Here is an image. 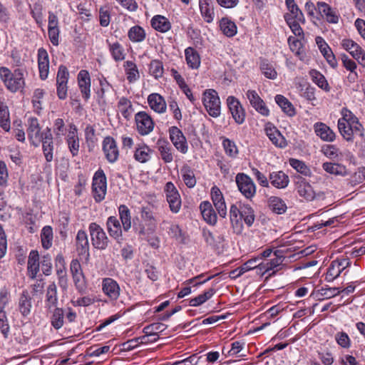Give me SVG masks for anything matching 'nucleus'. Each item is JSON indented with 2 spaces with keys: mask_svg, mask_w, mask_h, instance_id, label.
I'll list each match as a JSON object with an SVG mask.
<instances>
[{
  "mask_svg": "<svg viewBox=\"0 0 365 365\" xmlns=\"http://www.w3.org/2000/svg\"><path fill=\"white\" fill-rule=\"evenodd\" d=\"M118 108L123 118L128 120L133 113L131 101L125 97H122L118 102Z\"/></svg>",
  "mask_w": 365,
  "mask_h": 365,
  "instance_id": "de8ad7c7",
  "label": "nucleus"
},
{
  "mask_svg": "<svg viewBox=\"0 0 365 365\" xmlns=\"http://www.w3.org/2000/svg\"><path fill=\"white\" fill-rule=\"evenodd\" d=\"M58 303L57 287L54 282L51 283L46 290V307L48 309L56 307Z\"/></svg>",
  "mask_w": 365,
  "mask_h": 365,
  "instance_id": "f704fd0d",
  "label": "nucleus"
},
{
  "mask_svg": "<svg viewBox=\"0 0 365 365\" xmlns=\"http://www.w3.org/2000/svg\"><path fill=\"white\" fill-rule=\"evenodd\" d=\"M78 85L83 98L88 101L91 97V78L89 73L81 70L78 74Z\"/></svg>",
  "mask_w": 365,
  "mask_h": 365,
  "instance_id": "6ab92c4d",
  "label": "nucleus"
},
{
  "mask_svg": "<svg viewBox=\"0 0 365 365\" xmlns=\"http://www.w3.org/2000/svg\"><path fill=\"white\" fill-rule=\"evenodd\" d=\"M222 32L227 37H232L237 34L235 24L227 18H222L220 21Z\"/></svg>",
  "mask_w": 365,
  "mask_h": 365,
  "instance_id": "79ce46f5",
  "label": "nucleus"
},
{
  "mask_svg": "<svg viewBox=\"0 0 365 365\" xmlns=\"http://www.w3.org/2000/svg\"><path fill=\"white\" fill-rule=\"evenodd\" d=\"M202 96V103L209 115L213 118L220 116L221 103L217 91L214 89H206Z\"/></svg>",
  "mask_w": 365,
  "mask_h": 365,
  "instance_id": "20e7f679",
  "label": "nucleus"
},
{
  "mask_svg": "<svg viewBox=\"0 0 365 365\" xmlns=\"http://www.w3.org/2000/svg\"><path fill=\"white\" fill-rule=\"evenodd\" d=\"M260 69L265 77L269 79H275L277 73L273 66L267 61L263 60L260 63Z\"/></svg>",
  "mask_w": 365,
  "mask_h": 365,
  "instance_id": "0e129e2a",
  "label": "nucleus"
},
{
  "mask_svg": "<svg viewBox=\"0 0 365 365\" xmlns=\"http://www.w3.org/2000/svg\"><path fill=\"white\" fill-rule=\"evenodd\" d=\"M215 291L213 288L209 289L207 291L205 292L203 294L198 295L197 297L191 299L190 301V305L192 307H197L205 302L207 300L210 299Z\"/></svg>",
  "mask_w": 365,
  "mask_h": 365,
  "instance_id": "4d7b16f0",
  "label": "nucleus"
},
{
  "mask_svg": "<svg viewBox=\"0 0 365 365\" xmlns=\"http://www.w3.org/2000/svg\"><path fill=\"white\" fill-rule=\"evenodd\" d=\"M66 143L73 156H76L79 151V138L76 126L71 123L69 125L68 133L66 136Z\"/></svg>",
  "mask_w": 365,
  "mask_h": 365,
  "instance_id": "aec40b11",
  "label": "nucleus"
},
{
  "mask_svg": "<svg viewBox=\"0 0 365 365\" xmlns=\"http://www.w3.org/2000/svg\"><path fill=\"white\" fill-rule=\"evenodd\" d=\"M210 197L219 216L222 218H225L227 214V209L223 194L218 187L215 185L211 188Z\"/></svg>",
  "mask_w": 365,
  "mask_h": 365,
  "instance_id": "9d476101",
  "label": "nucleus"
},
{
  "mask_svg": "<svg viewBox=\"0 0 365 365\" xmlns=\"http://www.w3.org/2000/svg\"><path fill=\"white\" fill-rule=\"evenodd\" d=\"M227 106L235 121L240 125L245 119V112L240 102L234 96H229L227 99Z\"/></svg>",
  "mask_w": 365,
  "mask_h": 365,
  "instance_id": "f8f14e48",
  "label": "nucleus"
},
{
  "mask_svg": "<svg viewBox=\"0 0 365 365\" xmlns=\"http://www.w3.org/2000/svg\"><path fill=\"white\" fill-rule=\"evenodd\" d=\"M341 272L342 271L339 267V264H336L335 261H332L328 268L325 279L328 282H333Z\"/></svg>",
  "mask_w": 365,
  "mask_h": 365,
  "instance_id": "69168bd1",
  "label": "nucleus"
},
{
  "mask_svg": "<svg viewBox=\"0 0 365 365\" xmlns=\"http://www.w3.org/2000/svg\"><path fill=\"white\" fill-rule=\"evenodd\" d=\"M125 74L127 79L130 83H133L138 81L140 78V74L136 64L131 61H127L124 63Z\"/></svg>",
  "mask_w": 365,
  "mask_h": 365,
  "instance_id": "a19ab883",
  "label": "nucleus"
},
{
  "mask_svg": "<svg viewBox=\"0 0 365 365\" xmlns=\"http://www.w3.org/2000/svg\"><path fill=\"white\" fill-rule=\"evenodd\" d=\"M202 237L208 245L215 249H220L223 247L225 237L221 234L215 235L210 230L203 229Z\"/></svg>",
  "mask_w": 365,
  "mask_h": 365,
  "instance_id": "c756f323",
  "label": "nucleus"
},
{
  "mask_svg": "<svg viewBox=\"0 0 365 365\" xmlns=\"http://www.w3.org/2000/svg\"><path fill=\"white\" fill-rule=\"evenodd\" d=\"M199 6L202 16L207 23L214 19V8L212 0H200Z\"/></svg>",
  "mask_w": 365,
  "mask_h": 365,
  "instance_id": "72a5a7b5",
  "label": "nucleus"
},
{
  "mask_svg": "<svg viewBox=\"0 0 365 365\" xmlns=\"http://www.w3.org/2000/svg\"><path fill=\"white\" fill-rule=\"evenodd\" d=\"M149 73L155 79L161 78L163 75V63L159 60L151 61L149 66Z\"/></svg>",
  "mask_w": 365,
  "mask_h": 365,
  "instance_id": "13d9d810",
  "label": "nucleus"
},
{
  "mask_svg": "<svg viewBox=\"0 0 365 365\" xmlns=\"http://www.w3.org/2000/svg\"><path fill=\"white\" fill-rule=\"evenodd\" d=\"M31 307L32 298L31 297L29 292L27 290H24L19 297L18 309L24 317H27L31 313Z\"/></svg>",
  "mask_w": 365,
  "mask_h": 365,
  "instance_id": "2f4dec72",
  "label": "nucleus"
},
{
  "mask_svg": "<svg viewBox=\"0 0 365 365\" xmlns=\"http://www.w3.org/2000/svg\"><path fill=\"white\" fill-rule=\"evenodd\" d=\"M64 312L63 309L55 308L51 317V323L56 329H61L63 325Z\"/></svg>",
  "mask_w": 365,
  "mask_h": 365,
  "instance_id": "3c124183",
  "label": "nucleus"
},
{
  "mask_svg": "<svg viewBox=\"0 0 365 365\" xmlns=\"http://www.w3.org/2000/svg\"><path fill=\"white\" fill-rule=\"evenodd\" d=\"M297 189L299 195L307 201H312L315 198L316 194L312 185L305 179L300 178L297 182Z\"/></svg>",
  "mask_w": 365,
  "mask_h": 365,
  "instance_id": "c85d7f7f",
  "label": "nucleus"
},
{
  "mask_svg": "<svg viewBox=\"0 0 365 365\" xmlns=\"http://www.w3.org/2000/svg\"><path fill=\"white\" fill-rule=\"evenodd\" d=\"M264 130L267 135L274 145L279 148L287 146V143L284 137L271 123H267Z\"/></svg>",
  "mask_w": 365,
  "mask_h": 365,
  "instance_id": "5701e85b",
  "label": "nucleus"
},
{
  "mask_svg": "<svg viewBox=\"0 0 365 365\" xmlns=\"http://www.w3.org/2000/svg\"><path fill=\"white\" fill-rule=\"evenodd\" d=\"M157 148L160 153L161 159L165 163H170L173 160V148L169 142L164 139H158L157 141Z\"/></svg>",
  "mask_w": 365,
  "mask_h": 365,
  "instance_id": "a878e982",
  "label": "nucleus"
},
{
  "mask_svg": "<svg viewBox=\"0 0 365 365\" xmlns=\"http://www.w3.org/2000/svg\"><path fill=\"white\" fill-rule=\"evenodd\" d=\"M246 95L252 106L255 108L258 113L264 116H268L269 115L268 108L256 91L249 90Z\"/></svg>",
  "mask_w": 365,
  "mask_h": 365,
  "instance_id": "f3484780",
  "label": "nucleus"
},
{
  "mask_svg": "<svg viewBox=\"0 0 365 365\" xmlns=\"http://www.w3.org/2000/svg\"><path fill=\"white\" fill-rule=\"evenodd\" d=\"M170 139L175 148L180 153L185 154L188 150L187 140L182 132L176 126L169 129Z\"/></svg>",
  "mask_w": 365,
  "mask_h": 365,
  "instance_id": "9b49d317",
  "label": "nucleus"
},
{
  "mask_svg": "<svg viewBox=\"0 0 365 365\" xmlns=\"http://www.w3.org/2000/svg\"><path fill=\"white\" fill-rule=\"evenodd\" d=\"M103 150L106 159L111 163H115L119 156V151L115 140L110 136L106 137L103 141Z\"/></svg>",
  "mask_w": 365,
  "mask_h": 365,
  "instance_id": "2eb2a0df",
  "label": "nucleus"
},
{
  "mask_svg": "<svg viewBox=\"0 0 365 365\" xmlns=\"http://www.w3.org/2000/svg\"><path fill=\"white\" fill-rule=\"evenodd\" d=\"M317 9L320 14L325 17L328 22L331 24H336L338 22L339 16L327 3L318 2Z\"/></svg>",
  "mask_w": 365,
  "mask_h": 365,
  "instance_id": "473e14b6",
  "label": "nucleus"
},
{
  "mask_svg": "<svg viewBox=\"0 0 365 365\" xmlns=\"http://www.w3.org/2000/svg\"><path fill=\"white\" fill-rule=\"evenodd\" d=\"M309 76L312 78V81L316 83L322 89L329 91L330 88L327 81L326 80L324 75L317 70H311L309 71Z\"/></svg>",
  "mask_w": 365,
  "mask_h": 365,
  "instance_id": "49530a36",
  "label": "nucleus"
},
{
  "mask_svg": "<svg viewBox=\"0 0 365 365\" xmlns=\"http://www.w3.org/2000/svg\"><path fill=\"white\" fill-rule=\"evenodd\" d=\"M148 103L150 108L158 113H163L166 111V102L164 98L158 93L150 94L148 97Z\"/></svg>",
  "mask_w": 365,
  "mask_h": 365,
  "instance_id": "393cba45",
  "label": "nucleus"
},
{
  "mask_svg": "<svg viewBox=\"0 0 365 365\" xmlns=\"http://www.w3.org/2000/svg\"><path fill=\"white\" fill-rule=\"evenodd\" d=\"M28 270L31 274V278H35L39 271V255L36 250L29 253L28 259Z\"/></svg>",
  "mask_w": 365,
  "mask_h": 365,
  "instance_id": "58836bf2",
  "label": "nucleus"
},
{
  "mask_svg": "<svg viewBox=\"0 0 365 365\" xmlns=\"http://www.w3.org/2000/svg\"><path fill=\"white\" fill-rule=\"evenodd\" d=\"M103 292L111 300L116 301L120 294V288L118 282L112 278H104L102 281Z\"/></svg>",
  "mask_w": 365,
  "mask_h": 365,
  "instance_id": "ddd939ff",
  "label": "nucleus"
},
{
  "mask_svg": "<svg viewBox=\"0 0 365 365\" xmlns=\"http://www.w3.org/2000/svg\"><path fill=\"white\" fill-rule=\"evenodd\" d=\"M118 212L121 224L116 217L110 216L107 220L106 227L109 235L120 243L123 240L122 229L128 232L131 227V216L130 210L125 205L119 206Z\"/></svg>",
  "mask_w": 365,
  "mask_h": 365,
  "instance_id": "f03ea898",
  "label": "nucleus"
},
{
  "mask_svg": "<svg viewBox=\"0 0 365 365\" xmlns=\"http://www.w3.org/2000/svg\"><path fill=\"white\" fill-rule=\"evenodd\" d=\"M43 155L47 162H51L53 158V141L51 129L47 128L43 131V138L41 140Z\"/></svg>",
  "mask_w": 365,
  "mask_h": 365,
  "instance_id": "dca6fc26",
  "label": "nucleus"
},
{
  "mask_svg": "<svg viewBox=\"0 0 365 365\" xmlns=\"http://www.w3.org/2000/svg\"><path fill=\"white\" fill-rule=\"evenodd\" d=\"M269 182L272 186L278 189H283L287 187L289 179L283 171H274L269 175Z\"/></svg>",
  "mask_w": 365,
  "mask_h": 365,
  "instance_id": "cd10ccee",
  "label": "nucleus"
},
{
  "mask_svg": "<svg viewBox=\"0 0 365 365\" xmlns=\"http://www.w3.org/2000/svg\"><path fill=\"white\" fill-rule=\"evenodd\" d=\"M236 182L239 190L247 199L252 198L256 193V187L250 177L239 173L236 176Z\"/></svg>",
  "mask_w": 365,
  "mask_h": 365,
  "instance_id": "0eeeda50",
  "label": "nucleus"
},
{
  "mask_svg": "<svg viewBox=\"0 0 365 365\" xmlns=\"http://www.w3.org/2000/svg\"><path fill=\"white\" fill-rule=\"evenodd\" d=\"M340 294V291L336 287L322 288L317 292V296L319 299H330Z\"/></svg>",
  "mask_w": 365,
  "mask_h": 365,
  "instance_id": "e2e57ef3",
  "label": "nucleus"
},
{
  "mask_svg": "<svg viewBox=\"0 0 365 365\" xmlns=\"http://www.w3.org/2000/svg\"><path fill=\"white\" fill-rule=\"evenodd\" d=\"M185 59L188 66L192 69L198 68L200 65V58L198 53L192 47L185 51Z\"/></svg>",
  "mask_w": 365,
  "mask_h": 365,
  "instance_id": "e433bc0d",
  "label": "nucleus"
},
{
  "mask_svg": "<svg viewBox=\"0 0 365 365\" xmlns=\"http://www.w3.org/2000/svg\"><path fill=\"white\" fill-rule=\"evenodd\" d=\"M76 252L78 256H83L87 259L89 257V242L88 235L84 230H79L76 237Z\"/></svg>",
  "mask_w": 365,
  "mask_h": 365,
  "instance_id": "a211bd4d",
  "label": "nucleus"
},
{
  "mask_svg": "<svg viewBox=\"0 0 365 365\" xmlns=\"http://www.w3.org/2000/svg\"><path fill=\"white\" fill-rule=\"evenodd\" d=\"M38 65L40 78L46 80L49 72V59L48 54L43 48L38 50Z\"/></svg>",
  "mask_w": 365,
  "mask_h": 365,
  "instance_id": "4be33fe9",
  "label": "nucleus"
},
{
  "mask_svg": "<svg viewBox=\"0 0 365 365\" xmlns=\"http://www.w3.org/2000/svg\"><path fill=\"white\" fill-rule=\"evenodd\" d=\"M182 180L185 184L190 188L196 185V178L193 170L189 166H183L180 170Z\"/></svg>",
  "mask_w": 365,
  "mask_h": 365,
  "instance_id": "a18cd8bd",
  "label": "nucleus"
},
{
  "mask_svg": "<svg viewBox=\"0 0 365 365\" xmlns=\"http://www.w3.org/2000/svg\"><path fill=\"white\" fill-rule=\"evenodd\" d=\"M151 25L155 30L162 33L167 32L171 28V24L168 19L160 15L153 17Z\"/></svg>",
  "mask_w": 365,
  "mask_h": 365,
  "instance_id": "c9c22d12",
  "label": "nucleus"
},
{
  "mask_svg": "<svg viewBox=\"0 0 365 365\" xmlns=\"http://www.w3.org/2000/svg\"><path fill=\"white\" fill-rule=\"evenodd\" d=\"M0 126L5 130H10V117L7 106H0Z\"/></svg>",
  "mask_w": 365,
  "mask_h": 365,
  "instance_id": "680f3d73",
  "label": "nucleus"
},
{
  "mask_svg": "<svg viewBox=\"0 0 365 365\" xmlns=\"http://www.w3.org/2000/svg\"><path fill=\"white\" fill-rule=\"evenodd\" d=\"M323 154L331 160H337L340 155L339 149L334 145H325L322 148Z\"/></svg>",
  "mask_w": 365,
  "mask_h": 365,
  "instance_id": "774afa93",
  "label": "nucleus"
},
{
  "mask_svg": "<svg viewBox=\"0 0 365 365\" xmlns=\"http://www.w3.org/2000/svg\"><path fill=\"white\" fill-rule=\"evenodd\" d=\"M203 220L210 225L214 226L217 222V215L209 201H203L200 205Z\"/></svg>",
  "mask_w": 365,
  "mask_h": 365,
  "instance_id": "412c9836",
  "label": "nucleus"
},
{
  "mask_svg": "<svg viewBox=\"0 0 365 365\" xmlns=\"http://www.w3.org/2000/svg\"><path fill=\"white\" fill-rule=\"evenodd\" d=\"M289 164L297 172L304 175L305 176H309L311 175L310 169L303 161L291 158L289 160Z\"/></svg>",
  "mask_w": 365,
  "mask_h": 365,
  "instance_id": "052dcab7",
  "label": "nucleus"
},
{
  "mask_svg": "<svg viewBox=\"0 0 365 365\" xmlns=\"http://www.w3.org/2000/svg\"><path fill=\"white\" fill-rule=\"evenodd\" d=\"M268 206L273 212L277 215L284 213L287 208L285 202L276 196H272L269 198Z\"/></svg>",
  "mask_w": 365,
  "mask_h": 365,
  "instance_id": "4c0bfd02",
  "label": "nucleus"
},
{
  "mask_svg": "<svg viewBox=\"0 0 365 365\" xmlns=\"http://www.w3.org/2000/svg\"><path fill=\"white\" fill-rule=\"evenodd\" d=\"M314 129L316 135L324 141L333 142L336 138L335 133L324 123H316Z\"/></svg>",
  "mask_w": 365,
  "mask_h": 365,
  "instance_id": "b1692460",
  "label": "nucleus"
},
{
  "mask_svg": "<svg viewBox=\"0 0 365 365\" xmlns=\"http://www.w3.org/2000/svg\"><path fill=\"white\" fill-rule=\"evenodd\" d=\"M322 168L327 173L336 176L345 177L349 174L346 167L341 163L326 162L322 164Z\"/></svg>",
  "mask_w": 365,
  "mask_h": 365,
  "instance_id": "7c9ffc66",
  "label": "nucleus"
},
{
  "mask_svg": "<svg viewBox=\"0 0 365 365\" xmlns=\"http://www.w3.org/2000/svg\"><path fill=\"white\" fill-rule=\"evenodd\" d=\"M109 51L115 61L124 60L125 53L123 47L118 43H109Z\"/></svg>",
  "mask_w": 365,
  "mask_h": 365,
  "instance_id": "8fccbe9b",
  "label": "nucleus"
},
{
  "mask_svg": "<svg viewBox=\"0 0 365 365\" xmlns=\"http://www.w3.org/2000/svg\"><path fill=\"white\" fill-rule=\"evenodd\" d=\"M285 3L289 13L286 14L284 16H289L293 19H297L298 21L304 20V15L298 6L295 4L294 0H285Z\"/></svg>",
  "mask_w": 365,
  "mask_h": 365,
  "instance_id": "09e8293b",
  "label": "nucleus"
},
{
  "mask_svg": "<svg viewBox=\"0 0 365 365\" xmlns=\"http://www.w3.org/2000/svg\"><path fill=\"white\" fill-rule=\"evenodd\" d=\"M27 133L31 143L36 147L38 146L43 138V132H41L40 125L37 118H30L29 119Z\"/></svg>",
  "mask_w": 365,
  "mask_h": 365,
  "instance_id": "4468645a",
  "label": "nucleus"
},
{
  "mask_svg": "<svg viewBox=\"0 0 365 365\" xmlns=\"http://www.w3.org/2000/svg\"><path fill=\"white\" fill-rule=\"evenodd\" d=\"M128 36L133 42H141L145 38V33L143 28L139 26H135L130 29Z\"/></svg>",
  "mask_w": 365,
  "mask_h": 365,
  "instance_id": "864d4df0",
  "label": "nucleus"
},
{
  "mask_svg": "<svg viewBox=\"0 0 365 365\" xmlns=\"http://www.w3.org/2000/svg\"><path fill=\"white\" fill-rule=\"evenodd\" d=\"M138 132L141 135H145L153 131L154 122L151 117L145 111H140L135 115Z\"/></svg>",
  "mask_w": 365,
  "mask_h": 365,
  "instance_id": "1a4fd4ad",
  "label": "nucleus"
},
{
  "mask_svg": "<svg viewBox=\"0 0 365 365\" xmlns=\"http://www.w3.org/2000/svg\"><path fill=\"white\" fill-rule=\"evenodd\" d=\"M164 190L170 210L173 213H178L181 207V199L178 191L171 182L165 184Z\"/></svg>",
  "mask_w": 365,
  "mask_h": 365,
  "instance_id": "6e6552de",
  "label": "nucleus"
},
{
  "mask_svg": "<svg viewBox=\"0 0 365 365\" xmlns=\"http://www.w3.org/2000/svg\"><path fill=\"white\" fill-rule=\"evenodd\" d=\"M222 145L225 153L230 158H235L238 154V149L234 141L227 138H222Z\"/></svg>",
  "mask_w": 365,
  "mask_h": 365,
  "instance_id": "bf43d9fd",
  "label": "nucleus"
},
{
  "mask_svg": "<svg viewBox=\"0 0 365 365\" xmlns=\"http://www.w3.org/2000/svg\"><path fill=\"white\" fill-rule=\"evenodd\" d=\"M259 261V258L256 257L254 259H251L244 263L242 266L238 267L239 273L237 274V276H241L246 272H248L251 269L259 267L262 270V263H258Z\"/></svg>",
  "mask_w": 365,
  "mask_h": 365,
  "instance_id": "6e6d98bb",
  "label": "nucleus"
},
{
  "mask_svg": "<svg viewBox=\"0 0 365 365\" xmlns=\"http://www.w3.org/2000/svg\"><path fill=\"white\" fill-rule=\"evenodd\" d=\"M0 79L6 88L12 93L23 89L25 86L24 71L21 68H16L13 72L7 67H0Z\"/></svg>",
  "mask_w": 365,
  "mask_h": 365,
  "instance_id": "7ed1b4c3",
  "label": "nucleus"
},
{
  "mask_svg": "<svg viewBox=\"0 0 365 365\" xmlns=\"http://www.w3.org/2000/svg\"><path fill=\"white\" fill-rule=\"evenodd\" d=\"M284 19L295 36H301L303 35V30L299 24L301 21H298L297 19H293L289 16H284ZM304 21V19L302 21Z\"/></svg>",
  "mask_w": 365,
  "mask_h": 365,
  "instance_id": "338daca9",
  "label": "nucleus"
},
{
  "mask_svg": "<svg viewBox=\"0 0 365 365\" xmlns=\"http://www.w3.org/2000/svg\"><path fill=\"white\" fill-rule=\"evenodd\" d=\"M41 243L44 249L48 250L52 245L53 230L50 226H45L41 231Z\"/></svg>",
  "mask_w": 365,
  "mask_h": 365,
  "instance_id": "5fc2aeb1",
  "label": "nucleus"
},
{
  "mask_svg": "<svg viewBox=\"0 0 365 365\" xmlns=\"http://www.w3.org/2000/svg\"><path fill=\"white\" fill-rule=\"evenodd\" d=\"M92 245L97 250H106L109 240L103 229L96 222H92L88 227Z\"/></svg>",
  "mask_w": 365,
  "mask_h": 365,
  "instance_id": "39448f33",
  "label": "nucleus"
},
{
  "mask_svg": "<svg viewBox=\"0 0 365 365\" xmlns=\"http://www.w3.org/2000/svg\"><path fill=\"white\" fill-rule=\"evenodd\" d=\"M230 221L233 232L240 235L243 231V222L251 227L255 220L253 208L249 204L240 203L231 205L230 207Z\"/></svg>",
  "mask_w": 365,
  "mask_h": 365,
  "instance_id": "f257e3e1",
  "label": "nucleus"
},
{
  "mask_svg": "<svg viewBox=\"0 0 365 365\" xmlns=\"http://www.w3.org/2000/svg\"><path fill=\"white\" fill-rule=\"evenodd\" d=\"M167 326L163 323L157 322L148 325L143 328L144 334H151L153 339V341H157L158 339V334L163 331L166 329Z\"/></svg>",
  "mask_w": 365,
  "mask_h": 365,
  "instance_id": "c03bdc74",
  "label": "nucleus"
},
{
  "mask_svg": "<svg viewBox=\"0 0 365 365\" xmlns=\"http://www.w3.org/2000/svg\"><path fill=\"white\" fill-rule=\"evenodd\" d=\"M107 190L106 177L102 170H98L93 178L92 190L96 202L102 201L106 196Z\"/></svg>",
  "mask_w": 365,
  "mask_h": 365,
  "instance_id": "423d86ee",
  "label": "nucleus"
},
{
  "mask_svg": "<svg viewBox=\"0 0 365 365\" xmlns=\"http://www.w3.org/2000/svg\"><path fill=\"white\" fill-rule=\"evenodd\" d=\"M275 101L284 113L289 116H293L295 115V108L292 103L284 96L277 95L275 96Z\"/></svg>",
  "mask_w": 365,
  "mask_h": 365,
  "instance_id": "ea45409f",
  "label": "nucleus"
},
{
  "mask_svg": "<svg viewBox=\"0 0 365 365\" xmlns=\"http://www.w3.org/2000/svg\"><path fill=\"white\" fill-rule=\"evenodd\" d=\"M315 41L321 53L325 57L329 64L331 67L334 68L337 63L330 47L325 42L324 39L321 36H317Z\"/></svg>",
  "mask_w": 365,
  "mask_h": 365,
  "instance_id": "bb28decb",
  "label": "nucleus"
},
{
  "mask_svg": "<svg viewBox=\"0 0 365 365\" xmlns=\"http://www.w3.org/2000/svg\"><path fill=\"white\" fill-rule=\"evenodd\" d=\"M151 152V149L148 145H139L135 149L134 158L137 161L144 163L150 160Z\"/></svg>",
  "mask_w": 365,
  "mask_h": 365,
  "instance_id": "37998d69",
  "label": "nucleus"
},
{
  "mask_svg": "<svg viewBox=\"0 0 365 365\" xmlns=\"http://www.w3.org/2000/svg\"><path fill=\"white\" fill-rule=\"evenodd\" d=\"M338 129L343 137V138L347 142H353L354 141V135L356 134L355 130L352 129L351 126L344 123H338ZM358 133H356L357 135Z\"/></svg>",
  "mask_w": 365,
  "mask_h": 365,
  "instance_id": "603ef678",
  "label": "nucleus"
}]
</instances>
